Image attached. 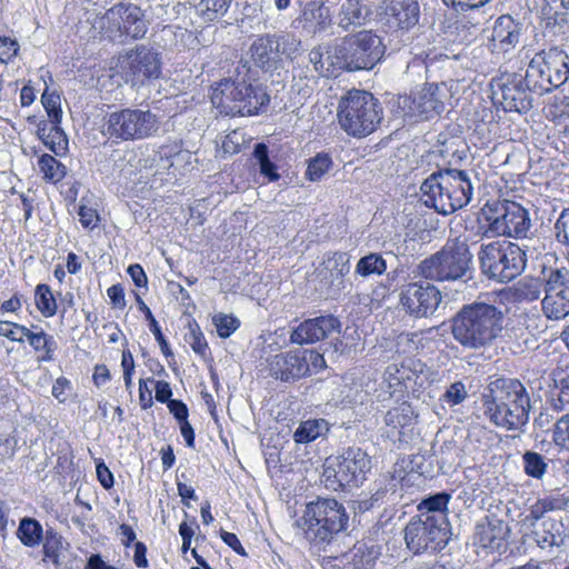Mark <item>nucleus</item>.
<instances>
[{"mask_svg":"<svg viewBox=\"0 0 569 569\" xmlns=\"http://www.w3.org/2000/svg\"><path fill=\"white\" fill-rule=\"evenodd\" d=\"M505 315L498 307L473 302L463 306L451 320V333L463 348L478 350L492 345L503 330Z\"/></svg>","mask_w":569,"mask_h":569,"instance_id":"1","label":"nucleus"},{"mask_svg":"<svg viewBox=\"0 0 569 569\" xmlns=\"http://www.w3.org/2000/svg\"><path fill=\"white\" fill-rule=\"evenodd\" d=\"M485 407L489 420L507 431L521 430L529 421L530 399L523 385L516 379L491 382Z\"/></svg>","mask_w":569,"mask_h":569,"instance_id":"2","label":"nucleus"},{"mask_svg":"<svg viewBox=\"0 0 569 569\" xmlns=\"http://www.w3.org/2000/svg\"><path fill=\"white\" fill-rule=\"evenodd\" d=\"M349 516L336 499L318 498L307 503L297 527L316 551H325L347 529Z\"/></svg>","mask_w":569,"mask_h":569,"instance_id":"3","label":"nucleus"},{"mask_svg":"<svg viewBox=\"0 0 569 569\" xmlns=\"http://www.w3.org/2000/svg\"><path fill=\"white\" fill-rule=\"evenodd\" d=\"M420 191L427 207L447 216L470 202L473 187L467 171L445 169L431 173L421 183Z\"/></svg>","mask_w":569,"mask_h":569,"instance_id":"4","label":"nucleus"},{"mask_svg":"<svg viewBox=\"0 0 569 569\" xmlns=\"http://www.w3.org/2000/svg\"><path fill=\"white\" fill-rule=\"evenodd\" d=\"M382 106L372 93L351 89L339 100L338 121L349 136L362 138L371 134L382 120Z\"/></svg>","mask_w":569,"mask_h":569,"instance_id":"5","label":"nucleus"},{"mask_svg":"<svg viewBox=\"0 0 569 569\" xmlns=\"http://www.w3.org/2000/svg\"><path fill=\"white\" fill-rule=\"evenodd\" d=\"M472 258L466 240L457 238L448 240L439 251L422 260L418 271L427 280L456 281L470 270Z\"/></svg>","mask_w":569,"mask_h":569,"instance_id":"6","label":"nucleus"},{"mask_svg":"<svg viewBox=\"0 0 569 569\" xmlns=\"http://www.w3.org/2000/svg\"><path fill=\"white\" fill-rule=\"evenodd\" d=\"M211 101L224 114L251 116L269 102V96L243 78L224 79L213 90Z\"/></svg>","mask_w":569,"mask_h":569,"instance_id":"7","label":"nucleus"},{"mask_svg":"<svg viewBox=\"0 0 569 569\" xmlns=\"http://www.w3.org/2000/svg\"><path fill=\"white\" fill-rule=\"evenodd\" d=\"M482 272L498 282H508L522 272L526 254L516 243L495 241L482 244L478 253Z\"/></svg>","mask_w":569,"mask_h":569,"instance_id":"8","label":"nucleus"},{"mask_svg":"<svg viewBox=\"0 0 569 569\" xmlns=\"http://www.w3.org/2000/svg\"><path fill=\"white\" fill-rule=\"evenodd\" d=\"M371 469V460L361 448L350 447L340 455L326 460L323 477L328 488L337 490L345 487H358Z\"/></svg>","mask_w":569,"mask_h":569,"instance_id":"9","label":"nucleus"},{"mask_svg":"<svg viewBox=\"0 0 569 569\" xmlns=\"http://www.w3.org/2000/svg\"><path fill=\"white\" fill-rule=\"evenodd\" d=\"M526 74L527 82L536 92H550L569 79V56L558 48L542 50L533 56Z\"/></svg>","mask_w":569,"mask_h":569,"instance_id":"10","label":"nucleus"},{"mask_svg":"<svg viewBox=\"0 0 569 569\" xmlns=\"http://www.w3.org/2000/svg\"><path fill=\"white\" fill-rule=\"evenodd\" d=\"M346 71L372 69L383 57L385 46L381 38L371 30L346 36L339 42Z\"/></svg>","mask_w":569,"mask_h":569,"instance_id":"11","label":"nucleus"},{"mask_svg":"<svg viewBox=\"0 0 569 569\" xmlns=\"http://www.w3.org/2000/svg\"><path fill=\"white\" fill-rule=\"evenodd\" d=\"M96 28L111 40L122 36L140 39L148 30L142 10L131 3H118L108 9L96 20Z\"/></svg>","mask_w":569,"mask_h":569,"instance_id":"12","label":"nucleus"},{"mask_svg":"<svg viewBox=\"0 0 569 569\" xmlns=\"http://www.w3.org/2000/svg\"><path fill=\"white\" fill-rule=\"evenodd\" d=\"M159 129L158 117L150 110L122 109L112 112L107 121V131L110 137L128 140L146 139Z\"/></svg>","mask_w":569,"mask_h":569,"instance_id":"13","label":"nucleus"},{"mask_svg":"<svg viewBox=\"0 0 569 569\" xmlns=\"http://www.w3.org/2000/svg\"><path fill=\"white\" fill-rule=\"evenodd\" d=\"M487 226L481 227L482 233L490 236H507L513 238L526 237L531 220L527 209L515 201L505 200L498 203L495 214L487 216Z\"/></svg>","mask_w":569,"mask_h":569,"instance_id":"14","label":"nucleus"},{"mask_svg":"<svg viewBox=\"0 0 569 569\" xmlns=\"http://www.w3.org/2000/svg\"><path fill=\"white\" fill-rule=\"evenodd\" d=\"M542 273L545 296L541 299V311L549 320H562L569 315V269L543 268Z\"/></svg>","mask_w":569,"mask_h":569,"instance_id":"15","label":"nucleus"},{"mask_svg":"<svg viewBox=\"0 0 569 569\" xmlns=\"http://www.w3.org/2000/svg\"><path fill=\"white\" fill-rule=\"evenodd\" d=\"M449 527L420 516L412 517L405 528L407 548L415 555L438 551L448 543Z\"/></svg>","mask_w":569,"mask_h":569,"instance_id":"16","label":"nucleus"},{"mask_svg":"<svg viewBox=\"0 0 569 569\" xmlns=\"http://www.w3.org/2000/svg\"><path fill=\"white\" fill-rule=\"evenodd\" d=\"M531 92H536L527 82V74L511 73L495 80L492 96L505 111L527 112L532 107Z\"/></svg>","mask_w":569,"mask_h":569,"instance_id":"17","label":"nucleus"},{"mask_svg":"<svg viewBox=\"0 0 569 569\" xmlns=\"http://www.w3.org/2000/svg\"><path fill=\"white\" fill-rule=\"evenodd\" d=\"M443 88L436 83H428L411 96L399 98L398 106L403 116L411 120H430L438 117L445 109Z\"/></svg>","mask_w":569,"mask_h":569,"instance_id":"18","label":"nucleus"},{"mask_svg":"<svg viewBox=\"0 0 569 569\" xmlns=\"http://www.w3.org/2000/svg\"><path fill=\"white\" fill-rule=\"evenodd\" d=\"M440 290L429 282H409L400 291V305L415 318L432 316L441 302Z\"/></svg>","mask_w":569,"mask_h":569,"instance_id":"19","label":"nucleus"},{"mask_svg":"<svg viewBox=\"0 0 569 569\" xmlns=\"http://www.w3.org/2000/svg\"><path fill=\"white\" fill-rule=\"evenodd\" d=\"M350 272V256L346 252L328 253L316 269V279L321 289L339 293L345 289V277Z\"/></svg>","mask_w":569,"mask_h":569,"instance_id":"20","label":"nucleus"},{"mask_svg":"<svg viewBox=\"0 0 569 569\" xmlns=\"http://www.w3.org/2000/svg\"><path fill=\"white\" fill-rule=\"evenodd\" d=\"M127 81L132 86L143 84L146 80L158 78L160 74V60L158 53L140 47L128 54L124 62Z\"/></svg>","mask_w":569,"mask_h":569,"instance_id":"21","label":"nucleus"},{"mask_svg":"<svg viewBox=\"0 0 569 569\" xmlns=\"http://www.w3.org/2000/svg\"><path fill=\"white\" fill-rule=\"evenodd\" d=\"M340 328V321L331 315L307 319L292 330L290 341L300 346L316 343L339 332Z\"/></svg>","mask_w":569,"mask_h":569,"instance_id":"22","label":"nucleus"},{"mask_svg":"<svg viewBox=\"0 0 569 569\" xmlns=\"http://www.w3.org/2000/svg\"><path fill=\"white\" fill-rule=\"evenodd\" d=\"M269 375L283 382L299 380L307 375L305 359L298 350L281 352L267 360Z\"/></svg>","mask_w":569,"mask_h":569,"instance_id":"23","label":"nucleus"},{"mask_svg":"<svg viewBox=\"0 0 569 569\" xmlns=\"http://www.w3.org/2000/svg\"><path fill=\"white\" fill-rule=\"evenodd\" d=\"M341 52L338 42L326 48L318 46L310 50L309 62L319 76L327 78L337 77L342 71H346Z\"/></svg>","mask_w":569,"mask_h":569,"instance_id":"24","label":"nucleus"},{"mask_svg":"<svg viewBox=\"0 0 569 569\" xmlns=\"http://www.w3.org/2000/svg\"><path fill=\"white\" fill-rule=\"evenodd\" d=\"M423 365L415 359L407 358L401 362L387 366L383 373V383L387 385L390 395L403 392L408 383L413 381L418 373L422 372Z\"/></svg>","mask_w":569,"mask_h":569,"instance_id":"25","label":"nucleus"},{"mask_svg":"<svg viewBox=\"0 0 569 569\" xmlns=\"http://www.w3.org/2000/svg\"><path fill=\"white\" fill-rule=\"evenodd\" d=\"M509 526L495 516L486 517L476 525L473 542L485 549L498 550L509 535Z\"/></svg>","mask_w":569,"mask_h":569,"instance_id":"26","label":"nucleus"},{"mask_svg":"<svg viewBox=\"0 0 569 569\" xmlns=\"http://www.w3.org/2000/svg\"><path fill=\"white\" fill-rule=\"evenodd\" d=\"M520 38V27L510 16L499 17L492 29L491 46L493 50L509 52L515 49Z\"/></svg>","mask_w":569,"mask_h":569,"instance_id":"27","label":"nucleus"},{"mask_svg":"<svg viewBox=\"0 0 569 569\" xmlns=\"http://www.w3.org/2000/svg\"><path fill=\"white\" fill-rule=\"evenodd\" d=\"M532 528V539L541 549L561 547L565 543V526L561 520L548 517Z\"/></svg>","mask_w":569,"mask_h":569,"instance_id":"28","label":"nucleus"},{"mask_svg":"<svg viewBox=\"0 0 569 569\" xmlns=\"http://www.w3.org/2000/svg\"><path fill=\"white\" fill-rule=\"evenodd\" d=\"M332 19V10L328 0L321 3L310 2L302 13V27L308 32L321 33L331 27Z\"/></svg>","mask_w":569,"mask_h":569,"instance_id":"29","label":"nucleus"},{"mask_svg":"<svg viewBox=\"0 0 569 569\" xmlns=\"http://www.w3.org/2000/svg\"><path fill=\"white\" fill-rule=\"evenodd\" d=\"M336 23L343 30L361 26L366 16L359 0H328Z\"/></svg>","mask_w":569,"mask_h":569,"instance_id":"30","label":"nucleus"},{"mask_svg":"<svg viewBox=\"0 0 569 569\" xmlns=\"http://www.w3.org/2000/svg\"><path fill=\"white\" fill-rule=\"evenodd\" d=\"M250 53L256 66L266 71H273L281 66L270 33L257 38L250 47Z\"/></svg>","mask_w":569,"mask_h":569,"instance_id":"31","label":"nucleus"},{"mask_svg":"<svg viewBox=\"0 0 569 569\" xmlns=\"http://www.w3.org/2000/svg\"><path fill=\"white\" fill-rule=\"evenodd\" d=\"M545 291V274L541 277L525 276L509 289L510 297L519 303H529L540 299Z\"/></svg>","mask_w":569,"mask_h":569,"instance_id":"32","label":"nucleus"},{"mask_svg":"<svg viewBox=\"0 0 569 569\" xmlns=\"http://www.w3.org/2000/svg\"><path fill=\"white\" fill-rule=\"evenodd\" d=\"M450 499L451 496L447 492L427 497L418 505V516L449 527L447 511Z\"/></svg>","mask_w":569,"mask_h":569,"instance_id":"33","label":"nucleus"},{"mask_svg":"<svg viewBox=\"0 0 569 569\" xmlns=\"http://www.w3.org/2000/svg\"><path fill=\"white\" fill-rule=\"evenodd\" d=\"M386 12L389 13L401 29L415 27L420 17L418 0H389Z\"/></svg>","mask_w":569,"mask_h":569,"instance_id":"34","label":"nucleus"},{"mask_svg":"<svg viewBox=\"0 0 569 569\" xmlns=\"http://www.w3.org/2000/svg\"><path fill=\"white\" fill-rule=\"evenodd\" d=\"M14 328L23 333V340L27 339L37 352H42L41 361H51L53 359L57 343L52 336L47 335L43 330L31 331L22 325H16Z\"/></svg>","mask_w":569,"mask_h":569,"instance_id":"35","label":"nucleus"},{"mask_svg":"<svg viewBox=\"0 0 569 569\" xmlns=\"http://www.w3.org/2000/svg\"><path fill=\"white\" fill-rule=\"evenodd\" d=\"M280 62L283 59L293 60L301 52V40L290 32L270 33Z\"/></svg>","mask_w":569,"mask_h":569,"instance_id":"36","label":"nucleus"},{"mask_svg":"<svg viewBox=\"0 0 569 569\" xmlns=\"http://www.w3.org/2000/svg\"><path fill=\"white\" fill-rule=\"evenodd\" d=\"M416 418L417 415L415 413L412 406L409 402L403 401L387 411L385 422L388 427L401 433V430L410 427Z\"/></svg>","mask_w":569,"mask_h":569,"instance_id":"37","label":"nucleus"},{"mask_svg":"<svg viewBox=\"0 0 569 569\" xmlns=\"http://www.w3.org/2000/svg\"><path fill=\"white\" fill-rule=\"evenodd\" d=\"M329 430L325 419H309L302 421L293 433L297 443H309L326 435Z\"/></svg>","mask_w":569,"mask_h":569,"instance_id":"38","label":"nucleus"},{"mask_svg":"<svg viewBox=\"0 0 569 569\" xmlns=\"http://www.w3.org/2000/svg\"><path fill=\"white\" fill-rule=\"evenodd\" d=\"M197 13L204 21H214L223 17L231 3V0H192Z\"/></svg>","mask_w":569,"mask_h":569,"instance_id":"39","label":"nucleus"},{"mask_svg":"<svg viewBox=\"0 0 569 569\" xmlns=\"http://www.w3.org/2000/svg\"><path fill=\"white\" fill-rule=\"evenodd\" d=\"M387 270V262L379 253H369L359 259L355 268V276L368 278L381 276Z\"/></svg>","mask_w":569,"mask_h":569,"instance_id":"40","label":"nucleus"},{"mask_svg":"<svg viewBox=\"0 0 569 569\" xmlns=\"http://www.w3.org/2000/svg\"><path fill=\"white\" fill-rule=\"evenodd\" d=\"M17 536L24 546L36 547L42 540L43 529L38 520L27 517L21 519Z\"/></svg>","mask_w":569,"mask_h":569,"instance_id":"41","label":"nucleus"},{"mask_svg":"<svg viewBox=\"0 0 569 569\" xmlns=\"http://www.w3.org/2000/svg\"><path fill=\"white\" fill-rule=\"evenodd\" d=\"M38 167L43 178L49 182H59L66 176V167L50 154H42L39 158Z\"/></svg>","mask_w":569,"mask_h":569,"instance_id":"42","label":"nucleus"},{"mask_svg":"<svg viewBox=\"0 0 569 569\" xmlns=\"http://www.w3.org/2000/svg\"><path fill=\"white\" fill-rule=\"evenodd\" d=\"M136 301L139 309L144 313L146 319L149 321L150 331L153 333L157 342L159 343L162 353L166 357H172L173 353L169 347V343L167 342L164 336L162 335L158 321L153 317L150 308L144 303V301L141 299L139 295H136Z\"/></svg>","mask_w":569,"mask_h":569,"instance_id":"43","label":"nucleus"},{"mask_svg":"<svg viewBox=\"0 0 569 569\" xmlns=\"http://www.w3.org/2000/svg\"><path fill=\"white\" fill-rule=\"evenodd\" d=\"M34 300L38 310L46 318H50L57 312V302L48 284H38L34 292Z\"/></svg>","mask_w":569,"mask_h":569,"instance_id":"44","label":"nucleus"},{"mask_svg":"<svg viewBox=\"0 0 569 569\" xmlns=\"http://www.w3.org/2000/svg\"><path fill=\"white\" fill-rule=\"evenodd\" d=\"M268 147L264 143H258L253 150V157L257 160L260 173L268 178L269 181H277L280 174L277 172V166L270 161Z\"/></svg>","mask_w":569,"mask_h":569,"instance_id":"45","label":"nucleus"},{"mask_svg":"<svg viewBox=\"0 0 569 569\" xmlns=\"http://www.w3.org/2000/svg\"><path fill=\"white\" fill-rule=\"evenodd\" d=\"M331 158L327 153H318L309 160L306 177L310 181H319L330 169Z\"/></svg>","mask_w":569,"mask_h":569,"instance_id":"46","label":"nucleus"},{"mask_svg":"<svg viewBox=\"0 0 569 569\" xmlns=\"http://www.w3.org/2000/svg\"><path fill=\"white\" fill-rule=\"evenodd\" d=\"M41 103L47 111L50 121L53 124H60L62 119L61 99L56 91L44 90L41 97Z\"/></svg>","mask_w":569,"mask_h":569,"instance_id":"47","label":"nucleus"},{"mask_svg":"<svg viewBox=\"0 0 569 569\" xmlns=\"http://www.w3.org/2000/svg\"><path fill=\"white\" fill-rule=\"evenodd\" d=\"M525 472L533 478L540 479L547 469L543 457L538 452L528 451L523 455Z\"/></svg>","mask_w":569,"mask_h":569,"instance_id":"48","label":"nucleus"},{"mask_svg":"<svg viewBox=\"0 0 569 569\" xmlns=\"http://www.w3.org/2000/svg\"><path fill=\"white\" fill-rule=\"evenodd\" d=\"M46 147L51 150L56 156H62L68 150V138L59 124L51 126V134L44 141Z\"/></svg>","mask_w":569,"mask_h":569,"instance_id":"49","label":"nucleus"},{"mask_svg":"<svg viewBox=\"0 0 569 569\" xmlns=\"http://www.w3.org/2000/svg\"><path fill=\"white\" fill-rule=\"evenodd\" d=\"M42 539L44 556L57 561L60 556V550L62 549V537L54 530L48 529L43 533Z\"/></svg>","mask_w":569,"mask_h":569,"instance_id":"50","label":"nucleus"},{"mask_svg":"<svg viewBox=\"0 0 569 569\" xmlns=\"http://www.w3.org/2000/svg\"><path fill=\"white\" fill-rule=\"evenodd\" d=\"M186 341L190 345L196 353L202 357L206 355L208 350V343L202 331L200 330V327L196 322L189 323V333L186 336Z\"/></svg>","mask_w":569,"mask_h":569,"instance_id":"51","label":"nucleus"},{"mask_svg":"<svg viewBox=\"0 0 569 569\" xmlns=\"http://www.w3.org/2000/svg\"><path fill=\"white\" fill-rule=\"evenodd\" d=\"M467 397L468 392L465 383L461 381H456L447 388L441 397V400L450 407H453L463 402Z\"/></svg>","mask_w":569,"mask_h":569,"instance_id":"52","label":"nucleus"},{"mask_svg":"<svg viewBox=\"0 0 569 569\" xmlns=\"http://www.w3.org/2000/svg\"><path fill=\"white\" fill-rule=\"evenodd\" d=\"M213 323L221 338L230 337L240 326V321L236 317L222 313L213 317Z\"/></svg>","mask_w":569,"mask_h":569,"instance_id":"53","label":"nucleus"},{"mask_svg":"<svg viewBox=\"0 0 569 569\" xmlns=\"http://www.w3.org/2000/svg\"><path fill=\"white\" fill-rule=\"evenodd\" d=\"M555 443L566 450H569V415L562 416L553 428Z\"/></svg>","mask_w":569,"mask_h":569,"instance_id":"54","label":"nucleus"},{"mask_svg":"<svg viewBox=\"0 0 569 569\" xmlns=\"http://www.w3.org/2000/svg\"><path fill=\"white\" fill-rule=\"evenodd\" d=\"M556 240L569 248V207L563 209L555 223Z\"/></svg>","mask_w":569,"mask_h":569,"instance_id":"55","label":"nucleus"},{"mask_svg":"<svg viewBox=\"0 0 569 569\" xmlns=\"http://www.w3.org/2000/svg\"><path fill=\"white\" fill-rule=\"evenodd\" d=\"M539 499L543 503L547 512L565 510L569 505V497L558 491H553Z\"/></svg>","mask_w":569,"mask_h":569,"instance_id":"56","label":"nucleus"},{"mask_svg":"<svg viewBox=\"0 0 569 569\" xmlns=\"http://www.w3.org/2000/svg\"><path fill=\"white\" fill-rule=\"evenodd\" d=\"M543 1V14L549 19L557 20L559 17L565 16L566 10L569 7V0H542Z\"/></svg>","mask_w":569,"mask_h":569,"instance_id":"57","label":"nucleus"},{"mask_svg":"<svg viewBox=\"0 0 569 569\" xmlns=\"http://www.w3.org/2000/svg\"><path fill=\"white\" fill-rule=\"evenodd\" d=\"M315 84V77H308L305 69H299L298 73L293 76V88H297L303 97H308L312 92Z\"/></svg>","mask_w":569,"mask_h":569,"instance_id":"58","label":"nucleus"},{"mask_svg":"<svg viewBox=\"0 0 569 569\" xmlns=\"http://www.w3.org/2000/svg\"><path fill=\"white\" fill-rule=\"evenodd\" d=\"M78 216L83 228L93 229L98 226L99 216L94 208L81 203L78 209Z\"/></svg>","mask_w":569,"mask_h":569,"instance_id":"59","label":"nucleus"},{"mask_svg":"<svg viewBox=\"0 0 569 569\" xmlns=\"http://www.w3.org/2000/svg\"><path fill=\"white\" fill-rule=\"evenodd\" d=\"M298 353L305 359L307 365V375L310 372V367L316 371H319L326 366L323 356L316 350H298Z\"/></svg>","mask_w":569,"mask_h":569,"instance_id":"60","label":"nucleus"},{"mask_svg":"<svg viewBox=\"0 0 569 569\" xmlns=\"http://www.w3.org/2000/svg\"><path fill=\"white\" fill-rule=\"evenodd\" d=\"M548 513L543 503L540 499H537L535 503H532L529 508V513L523 519L525 523H528L530 527H535L539 521H542L545 515Z\"/></svg>","mask_w":569,"mask_h":569,"instance_id":"61","label":"nucleus"},{"mask_svg":"<svg viewBox=\"0 0 569 569\" xmlns=\"http://www.w3.org/2000/svg\"><path fill=\"white\" fill-rule=\"evenodd\" d=\"M18 43L7 37H0V61L6 62L17 54Z\"/></svg>","mask_w":569,"mask_h":569,"instance_id":"62","label":"nucleus"},{"mask_svg":"<svg viewBox=\"0 0 569 569\" xmlns=\"http://www.w3.org/2000/svg\"><path fill=\"white\" fill-rule=\"evenodd\" d=\"M16 322L0 321V336L8 338L11 341L23 342V333L16 330Z\"/></svg>","mask_w":569,"mask_h":569,"instance_id":"63","label":"nucleus"},{"mask_svg":"<svg viewBox=\"0 0 569 569\" xmlns=\"http://www.w3.org/2000/svg\"><path fill=\"white\" fill-rule=\"evenodd\" d=\"M96 471H97V478H98L100 485L104 489H110L113 487V483H114L113 475L109 470V468L106 466L104 462H102V461L98 462L97 467H96Z\"/></svg>","mask_w":569,"mask_h":569,"instance_id":"64","label":"nucleus"}]
</instances>
